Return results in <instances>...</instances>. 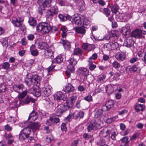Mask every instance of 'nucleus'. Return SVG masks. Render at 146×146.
Here are the masks:
<instances>
[{
	"label": "nucleus",
	"mask_w": 146,
	"mask_h": 146,
	"mask_svg": "<svg viewBox=\"0 0 146 146\" xmlns=\"http://www.w3.org/2000/svg\"><path fill=\"white\" fill-rule=\"evenodd\" d=\"M52 29V26L50 24L46 22L39 23L36 27L38 32L43 34L49 33Z\"/></svg>",
	"instance_id": "f257e3e1"
},
{
	"label": "nucleus",
	"mask_w": 146,
	"mask_h": 146,
	"mask_svg": "<svg viewBox=\"0 0 146 146\" xmlns=\"http://www.w3.org/2000/svg\"><path fill=\"white\" fill-rule=\"evenodd\" d=\"M52 139V137L50 135H48L46 137V140L48 143L50 142Z\"/></svg>",
	"instance_id": "e2e57ef3"
},
{
	"label": "nucleus",
	"mask_w": 146,
	"mask_h": 146,
	"mask_svg": "<svg viewBox=\"0 0 146 146\" xmlns=\"http://www.w3.org/2000/svg\"><path fill=\"white\" fill-rule=\"evenodd\" d=\"M30 51L31 54L33 56H37L38 54V52L34 45H32L30 47Z\"/></svg>",
	"instance_id": "b1692460"
},
{
	"label": "nucleus",
	"mask_w": 146,
	"mask_h": 146,
	"mask_svg": "<svg viewBox=\"0 0 146 146\" xmlns=\"http://www.w3.org/2000/svg\"><path fill=\"white\" fill-rule=\"evenodd\" d=\"M128 69L130 72H140L141 71L140 68L135 64L131 66Z\"/></svg>",
	"instance_id": "bb28decb"
},
{
	"label": "nucleus",
	"mask_w": 146,
	"mask_h": 146,
	"mask_svg": "<svg viewBox=\"0 0 146 146\" xmlns=\"http://www.w3.org/2000/svg\"><path fill=\"white\" fill-rule=\"evenodd\" d=\"M27 94V90H25L24 91H23L22 93L19 94L17 97L19 99L22 100L23 98H24L25 96Z\"/></svg>",
	"instance_id": "49530a36"
},
{
	"label": "nucleus",
	"mask_w": 146,
	"mask_h": 146,
	"mask_svg": "<svg viewBox=\"0 0 146 146\" xmlns=\"http://www.w3.org/2000/svg\"><path fill=\"white\" fill-rule=\"evenodd\" d=\"M131 17L130 13H120L119 15V18L120 21L122 22H125L129 19Z\"/></svg>",
	"instance_id": "1a4fd4ad"
},
{
	"label": "nucleus",
	"mask_w": 146,
	"mask_h": 146,
	"mask_svg": "<svg viewBox=\"0 0 146 146\" xmlns=\"http://www.w3.org/2000/svg\"><path fill=\"white\" fill-rule=\"evenodd\" d=\"M139 135L137 133H134L130 137V140H135L138 137Z\"/></svg>",
	"instance_id": "13d9d810"
},
{
	"label": "nucleus",
	"mask_w": 146,
	"mask_h": 146,
	"mask_svg": "<svg viewBox=\"0 0 146 146\" xmlns=\"http://www.w3.org/2000/svg\"><path fill=\"white\" fill-rule=\"evenodd\" d=\"M63 95V94L61 92H58L54 95V99L57 101H63L64 99L62 97Z\"/></svg>",
	"instance_id": "5701e85b"
},
{
	"label": "nucleus",
	"mask_w": 146,
	"mask_h": 146,
	"mask_svg": "<svg viewBox=\"0 0 146 146\" xmlns=\"http://www.w3.org/2000/svg\"><path fill=\"white\" fill-rule=\"evenodd\" d=\"M44 9L45 8L42 7H41L40 6H39V7H38V11L40 15H42V14Z\"/></svg>",
	"instance_id": "bf43d9fd"
},
{
	"label": "nucleus",
	"mask_w": 146,
	"mask_h": 146,
	"mask_svg": "<svg viewBox=\"0 0 146 146\" xmlns=\"http://www.w3.org/2000/svg\"><path fill=\"white\" fill-rule=\"evenodd\" d=\"M119 46L118 44L116 42H110L106 45L107 49L109 50H115L118 48Z\"/></svg>",
	"instance_id": "9d476101"
},
{
	"label": "nucleus",
	"mask_w": 146,
	"mask_h": 146,
	"mask_svg": "<svg viewBox=\"0 0 146 146\" xmlns=\"http://www.w3.org/2000/svg\"><path fill=\"white\" fill-rule=\"evenodd\" d=\"M60 43L62 44L65 49L68 50H70L71 48V44L69 42L66 40L62 39Z\"/></svg>",
	"instance_id": "6ab92c4d"
},
{
	"label": "nucleus",
	"mask_w": 146,
	"mask_h": 146,
	"mask_svg": "<svg viewBox=\"0 0 146 146\" xmlns=\"http://www.w3.org/2000/svg\"><path fill=\"white\" fill-rule=\"evenodd\" d=\"M105 88L106 92L108 94H111L113 92V87L111 84H108L106 86Z\"/></svg>",
	"instance_id": "4c0bfd02"
},
{
	"label": "nucleus",
	"mask_w": 146,
	"mask_h": 146,
	"mask_svg": "<svg viewBox=\"0 0 146 146\" xmlns=\"http://www.w3.org/2000/svg\"><path fill=\"white\" fill-rule=\"evenodd\" d=\"M38 48L41 49L46 50L48 47L47 44L45 42H40L38 43Z\"/></svg>",
	"instance_id": "2f4dec72"
},
{
	"label": "nucleus",
	"mask_w": 146,
	"mask_h": 146,
	"mask_svg": "<svg viewBox=\"0 0 146 146\" xmlns=\"http://www.w3.org/2000/svg\"><path fill=\"white\" fill-rule=\"evenodd\" d=\"M84 112L82 111H80L78 113L75 112L73 113V118L76 119L78 118H82L84 116Z\"/></svg>",
	"instance_id": "c85d7f7f"
},
{
	"label": "nucleus",
	"mask_w": 146,
	"mask_h": 146,
	"mask_svg": "<svg viewBox=\"0 0 146 146\" xmlns=\"http://www.w3.org/2000/svg\"><path fill=\"white\" fill-rule=\"evenodd\" d=\"M51 1V0H42L41 2L40 0H38L37 3L39 6L45 8L50 6Z\"/></svg>",
	"instance_id": "0eeeda50"
},
{
	"label": "nucleus",
	"mask_w": 146,
	"mask_h": 146,
	"mask_svg": "<svg viewBox=\"0 0 146 146\" xmlns=\"http://www.w3.org/2000/svg\"><path fill=\"white\" fill-rule=\"evenodd\" d=\"M84 19L82 24L84 25H90V21L89 20V18L87 17H86L84 16Z\"/></svg>",
	"instance_id": "09e8293b"
},
{
	"label": "nucleus",
	"mask_w": 146,
	"mask_h": 146,
	"mask_svg": "<svg viewBox=\"0 0 146 146\" xmlns=\"http://www.w3.org/2000/svg\"><path fill=\"white\" fill-rule=\"evenodd\" d=\"M21 131L29 137L31 132V129L28 126V125L27 127L24 128L23 129L21 130Z\"/></svg>",
	"instance_id": "58836bf2"
},
{
	"label": "nucleus",
	"mask_w": 146,
	"mask_h": 146,
	"mask_svg": "<svg viewBox=\"0 0 146 146\" xmlns=\"http://www.w3.org/2000/svg\"><path fill=\"white\" fill-rule=\"evenodd\" d=\"M53 122V118L50 117L49 119L46 120V123L48 125H50L54 124Z\"/></svg>",
	"instance_id": "3c124183"
},
{
	"label": "nucleus",
	"mask_w": 146,
	"mask_h": 146,
	"mask_svg": "<svg viewBox=\"0 0 146 146\" xmlns=\"http://www.w3.org/2000/svg\"><path fill=\"white\" fill-rule=\"evenodd\" d=\"M4 128L5 130L7 131H10L12 129V127L8 124H7L5 125L4 126Z\"/></svg>",
	"instance_id": "69168bd1"
},
{
	"label": "nucleus",
	"mask_w": 146,
	"mask_h": 146,
	"mask_svg": "<svg viewBox=\"0 0 146 146\" xmlns=\"http://www.w3.org/2000/svg\"><path fill=\"white\" fill-rule=\"evenodd\" d=\"M58 13V8L56 5H55L51 7L46 12V16L47 19L51 20L54 16L57 14Z\"/></svg>",
	"instance_id": "f03ea898"
},
{
	"label": "nucleus",
	"mask_w": 146,
	"mask_h": 146,
	"mask_svg": "<svg viewBox=\"0 0 146 146\" xmlns=\"http://www.w3.org/2000/svg\"><path fill=\"white\" fill-rule=\"evenodd\" d=\"M29 137L21 131L20 132L19 134V139L21 141H25V142H28L29 141Z\"/></svg>",
	"instance_id": "f3484780"
},
{
	"label": "nucleus",
	"mask_w": 146,
	"mask_h": 146,
	"mask_svg": "<svg viewBox=\"0 0 146 146\" xmlns=\"http://www.w3.org/2000/svg\"><path fill=\"white\" fill-rule=\"evenodd\" d=\"M33 101L34 100L31 97L27 96L24 100H20V103L21 104L24 105L29 104L31 102H33Z\"/></svg>",
	"instance_id": "4be33fe9"
},
{
	"label": "nucleus",
	"mask_w": 146,
	"mask_h": 146,
	"mask_svg": "<svg viewBox=\"0 0 146 146\" xmlns=\"http://www.w3.org/2000/svg\"><path fill=\"white\" fill-rule=\"evenodd\" d=\"M38 117L37 112L33 111L30 114L28 120H30L31 121H35Z\"/></svg>",
	"instance_id": "412c9836"
},
{
	"label": "nucleus",
	"mask_w": 146,
	"mask_h": 146,
	"mask_svg": "<svg viewBox=\"0 0 146 146\" xmlns=\"http://www.w3.org/2000/svg\"><path fill=\"white\" fill-rule=\"evenodd\" d=\"M74 90V87L70 84H68L66 87V92H73Z\"/></svg>",
	"instance_id": "79ce46f5"
},
{
	"label": "nucleus",
	"mask_w": 146,
	"mask_h": 146,
	"mask_svg": "<svg viewBox=\"0 0 146 146\" xmlns=\"http://www.w3.org/2000/svg\"><path fill=\"white\" fill-rule=\"evenodd\" d=\"M111 76V77L113 76L112 79L113 80L117 81L119 79L118 77L120 76V74L119 72H116L114 73V72H110L109 73Z\"/></svg>",
	"instance_id": "473e14b6"
},
{
	"label": "nucleus",
	"mask_w": 146,
	"mask_h": 146,
	"mask_svg": "<svg viewBox=\"0 0 146 146\" xmlns=\"http://www.w3.org/2000/svg\"><path fill=\"white\" fill-rule=\"evenodd\" d=\"M84 99L88 102H90L92 100V98L90 95H88L85 97L84 98Z\"/></svg>",
	"instance_id": "680f3d73"
},
{
	"label": "nucleus",
	"mask_w": 146,
	"mask_h": 146,
	"mask_svg": "<svg viewBox=\"0 0 146 146\" xmlns=\"http://www.w3.org/2000/svg\"><path fill=\"white\" fill-rule=\"evenodd\" d=\"M83 53L82 50L79 48H75L74 50L73 54L78 55L81 54Z\"/></svg>",
	"instance_id": "c03bdc74"
},
{
	"label": "nucleus",
	"mask_w": 146,
	"mask_h": 146,
	"mask_svg": "<svg viewBox=\"0 0 146 146\" xmlns=\"http://www.w3.org/2000/svg\"><path fill=\"white\" fill-rule=\"evenodd\" d=\"M69 63L67 66L68 70L71 72H73L75 70V65L77 62V60L73 58H70L68 61Z\"/></svg>",
	"instance_id": "39448f33"
},
{
	"label": "nucleus",
	"mask_w": 146,
	"mask_h": 146,
	"mask_svg": "<svg viewBox=\"0 0 146 146\" xmlns=\"http://www.w3.org/2000/svg\"><path fill=\"white\" fill-rule=\"evenodd\" d=\"M6 84L5 83L1 84L0 85V92H4L6 89Z\"/></svg>",
	"instance_id": "8fccbe9b"
},
{
	"label": "nucleus",
	"mask_w": 146,
	"mask_h": 146,
	"mask_svg": "<svg viewBox=\"0 0 146 146\" xmlns=\"http://www.w3.org/2000/svg\"><path fill=\"white\" fill-rule=\"evenodd\" d=\"M92 135L87 133H85L83 135V137L85 139H88L89 138L92 137Z\"/></svg>",
	"instance_id": "0e129e2a"
},
{
	"label": "nucleus",
	"mask_w": 146,
	"mask_h": 146,
	"mask_svg": "<svg viewBox=\"0 0 146 146\" xmlns=\"http://www.w3.org/2000/svg\"><path fill=\"white\" fill-rule=\"evenodd\" d=\"M25 82L26 84L29 86H31V85L35 84L34 81L33 80L32 78L28 79L27 80H26Z\"/></svg>",
	"instance_id": "a18cd8bd"
},
{
	"label": "nucleus",
	"mask_w": 146,
	"mask_h": 146,
	"mask_svg": "<svg viewBox=\"0 0 146 146\" xmlns=\"http://www.w3.org/2000/svg\"><path fill=\"white\" fill-rule=\"evenodd\" d=\"M76 32L79 34L84 35L86 33V30L83 27H77L75 28Z\"/></svg>",
	"instance_id": "72a5a7b5"
},
{
	"label": "nucleus",
	"mask_w": 146,
	"mask_h": 146,
	"mask_svg": "<svg viewBox=\"0 0 146 146\" xmlns=\"http://www.w3.org/2000/svg\"><path fill=\"white\" fill-rule=\"evenodd\" d=\"M112 67L115 69H117L120 67L121 65L119 63L116 61H115L112 63Z\"/></svg>",
	"instance_id": "de8ad7c7"
},
{
	"label": "nucleus",
	"mask_w": 146,
	"mask_h": 146,
	"mask_svg": "<svg viewBox=\"0 0 146 146\" xmlns=\"http://www.w3.org/2000/svg\"><path fill=\"white\" fill-rule=\"evenodd\" d=\"M145 54H146V52H145L143 49H141L138 53V55L139 57H142L145 55Z\"/></svg>",
	"instance_id": "864d4df0"
},
{
	"label": "nucleus",
	"mask_w": 146,
	"mask_h": 146,
	"mask_svg": "<svg viewBox=\"0 0 146 146\" xmlns=\"http://www.w3.org/2000/svg\"><path fill=\"white\" fill-rule=\"evenodd\" d=\"M138 60V58L137 57H133L131 58L129 60L130 63L133 64L137 62Z\"/></svg>",
	"instance_id": "052dcab7"
},
{
	"label": "nucleus",
	"mask_w": 146,
	"mask_h": 146,
	"mask_svg": "<svg viewBox=\"0 0 146 146\" xmlns=\"http://www.w3.org/2000/svg\"><path fill=\"white\" fill-rule=\"evenodd\" d=\"M66 107L63 105H61L60 107L58 108L56 110L55 112V115L57 116H60L63 113L67 110Z\"/></svg>",
	"instance_id": "f8f14e48"
},
{
	"label": "nucleus",
	"mask_w": 146,
	"mask_h": 146,
	"mask_svg": "<svg viewBox=\"0 0 146 146\" xmlns=\"http://www.w3.org/2000/svg\"><path fill=\"white\" fill-rule=\"evenodd\" d=\"M106 78V76L104 74H102L98 76L96 80L97 82L98 83L102 84Z\"/></svg>",
	"instance_id": "f704fd0d"
},
{
	"label": "nucleus",
	"mask_w": 146,
	"mask_h": 146,
	"mask_svg": "<svg viewBox=\"0 0 146 146\" xmlns=\"http://www.w3.org/2000/svg\"><path fill=\"white\" fill-rule=\"evenodd\" d=\"M40 126L39 123L38 122H31L28 125V126L32 129L33 130L38 129Z\"/></svg>",
	"instance_id": "dca6fc26"
},
{
	"label": "nucleus",
	"mask_w": 146,
	"mask_h": 146,
	"mask_svg": "<svg viewBox=\"0 0 146 146\" xmlns=\"http://www.w3.org/2000/svg\"><path fill=\"white\" fill-rule=\"evenodd\" d=\"M13 137L11 133L6 134L5 136V138L7 139H13Z\"/></svg>",
	"instance_id": "338daca9"
},
{
	"label": "nucleus",
	"mask_w": 146,
	"mask_h": 146,
	"mask_svg": "<svg viewBox=\"0 0 146 146\" xmlns=\"http://www.w3.org/2000/svg\"><path fill=\"white\" fill-rule=\"evenodd\" d=\"M61 129L62 131H66L67 128L65 124L63 123L61 125Z\"/></svg>",
	"instance_id": "774afa93"
},
{
	"label": "nucleus",
	"mask_w": 146,
	"mask_h": 146,
	"mask_svg": "<svg viewBox=\"0 0 146 146\" xmlns=\"http://www.w3.org/2000/svg\"><path fill=\"white\" fill-rule=\"evenodd\" d=\"M113 106V102L111 100H109L106 103L105 105L102 106V110L104 111H108L112 108Z\"/></svg>",
	"instance_id": "9b49d317"
},
{
	"label": "nucleus",
	"mask_w": 146,
	"mask_h": 146,
	"mask_svg": "<svg viewBox=\"0 0 146 146\" xmlns=\"http://www.w3.org/2000/svg\"><path fill=\"white\" fill-rule=\"evenodd\" d=\"M100 126L95 121L89 123L87 128L88 131L90 132L92 130H96Z\"/></svg>",
	"instance_id": "6e6552de"
},
{
	"label": "nucleus",
	"mask_w": 146,
	"mask_h": 146,
	"mask_svg": "<svg viewBox=\"0 0 146 146\" xmlns=\"http://www.w3.org/2000/svg\"><path fill=\"white\" fill-rule=\"evenodd\" d=\"M32 78L35 84H36V83H39L41 79V77L37 75H33Z\"/></svg>",
	"instance_id": "e433bc0d"
},
{
	"label": "nucleus",
	"mask_w": 146,
	"mask_h": 146,
	"mask_svg": "<svg viewBox=\"0 0 146 146\" xmlns=\"http://www.w3.org/2000/svg\"><path fill=\"white\" fill-rule=\"evenodd\" d=\"M84 16L81 15H77L72 19V23L76 25H80L82 24L84 19Z\"/></svg>",
	"instance_id": "423d86ee"
},
{
	"label": "nucleus",
	"mask_w": 146,
	"mask_h": 146,
	"mask_svg": "<svg viewBox=\"0 0 146 146\" xmlns=\"http://www.w3.org/2000/svg\"><path fill=\"white\" fill-rule=\"evenodd\" d=\"M110 11L107 8H105L104 9V13L107 17H108L110 15Z\"/></svg>",
	"instance_id": "6e6d98bb"
},
{
	"label": "nucleus",
	"mask_w": 146,
	"mask_h": 146,
	"mask_svg": "<svg viewBox=\"0 0 146 146\" xmlns=\"http://www.w3.org/2000/svg\"><path fill=\"white\" fill-rule=\"evenodd\" d=\"M76 98L77 97L76 95L73 94L68 99L66 102V105H64L65 107H66V110L69 108L73 107L74 103L75 102Z\"/></svg>",
	"instance_id": "7ed1b4c3"
},
{
	"label": "nucleus",
	"mask_w": 146,
	"mask_h": 146,
	"mask_svg": "<svg viewBox=\"0 0 146 146\" xmlns=\"http://www.w3.org/2000/svg\"><path fill=\"white\" fill-rule=\"evenodd\" d=\"M59 18L61 21H65L67 20H70L72 17L69 15H67L65 16H63L62 14H60L58 15Z\"/></svg>",
	"instance_id": "c756f323"
},
{
	"label": "nucleus",
	"mask_w": 146,
	"mask_h": 146,
	"mask_svg": "<svg viewBox=\"0 0 146 146\" xmlns=\"http://www.w3.org/2000/svg\"><path fill=\"white\" fill-rule=\"evenodd\" d=\"M134 42L131 37L127 38L124 42L123 45L127 47H130L133 44Z\"/></svg>",
	"instance_id": "2eb2a0df"
},
{
	"label": "nucleus",
	"mask_w": 146,
	"mask_h": 146,
	"mask_svg": "<svg viewBox=\"0 0 146 146\" xmlns=\"http://www.w3.org/2000/svg\"><path fill=\"white\" fill-rule=\"evenodd\" d=\"M24 86L22 84L19 85H15L13 86L14 90L15 91L18 93H19V90H22Z\"/></svg>",
	"instance_id": "ea45409f"
},
{
	"label": "nucleus",
	"mask_w": 146,
	"mask_h": 146,
	"mask_svg": "<svg viewBox=\"0 0 146 146\" xmlns=\"http://www.w3.org/2000/svg\"><path fill=\"white\" fill-rule=\"evenodd\" d=\"M121 31L123 35H128L130 34L131 30L129 27L127 25H126L122 28Z\"/></svg>",
	"instance_id": "a878e982"
},
{
	"label": "nucleus",
	"mask_w": 146,
	"mask_h": 146,
	"mask_svg": "<svg viewBox=\"0 0 146 146\" xmlns=\"http://www.w3.org/2000/svg\"><path fill=\"white\" fill-rule=\"evenodd\" d=\"M131 36L137 38H140L143 37L142 35L141 30L139 29H137L133 31L131 34Z\"/></svg>",
	"instance_id": "4468645a"
},
{
	"label": "nucleus",
	"mask_w": 146,
	"mask_h": 146,
	"mask_svg": "<svg viewBox=\"0 0 146 146\" xmlns=\"http://www.w3.org/2000/svg\"><path fill=\"white\" fill-rule=\"evenodd\" d=\"M116 59L119 61H122L124 60L125 58V55L123 52H118L116 54Z\"/></svg>",
	"instance_id": "a211bd4d"
},
{
	"label": "nucleus",
	"mask_w": 146,
	"mask_h": 146,
	"mask_svg": "<svg viewBox=\"0 0 146 146\" xmlns=\"http://www.w3.org/2000/svg\"><path fill=\"white\" fill-rule=\"evenodd\" d=\"M63 60V58L61 55H58L56 57L54 58L53 60H52V63H62Z\"/></svg>",
	"instance_id": "cd10ccee"
},
{
	"label": "nucleus",
	"mask_w": 146,
	"mask_h": 146,
	"mask_svg": "<svg viewBox=\"0 0 146 146\" xmlns=\"http://www.w3.org/2000/svg\"><path fill=\"white\" fill-rule=\"evenodd\" d=\"M135 108L137 112L143 111L145 108V106L143 104H138L135 106Z\"/></svg>",
	"instance_id": "c9c22d12"
},
{
	"label": "nucleus",
	"mask_w": 146,
	"mask_h": 146,
	"mask_svg": "<svg viewBox=\"0 0 146 146\" xmlns=\"http://www.w3.org/2000/svg\"><path fill=\"white\" fill-rule=\"evenodd\" d=\"M23 21L24 19L22 18L13 17L12 19L11 22L15 27H19L23 24Z\"/></svg>",
	"instance_id": "20e7f679"
},
{
	"label": "nucleus",
	"mask_w": 146,
	"mask_h": 146,
	"mask_svg": "<svg viewBox=\"0 0 146 146\" xmlns=\"http://www.w3.org/2000/svg\"><path fill=\"white\" fill-rule=\"evenodd\" d=\"M119 32L118 31L116 30L111 31L109 33V35L107 37V40L110 39L114 37H117L119 36Z\"/></svg>",
	"instance_id": "aec40b11"
},
{
	"label": "nucleus",
	"mask_w": 146,
	"mask_h": 146,
	"mask_svg": "<svg viewBox=\"0 0 146 146\" xmlns=\"http://www.w3.org/2000/svg\"><path fill=\"white\" fill-rule=\"evenodd\" d=\"M51 88V87L50 85L45 86L44 87L42 88L43 92L45 96L48 97L52 94Z\"/></svg>",
	"instance_id": "ddd939ff"
},
{
	"label": "nucleus",
	"mask_w": 146,
	"mask_h": 146,
	"mask_svg": "<svg viewBox=\"0 0 146 146\" xmlns=\"http://www.w3.org/2000/svg\"><path fill=\"white\" fill-rule=\"evenodd\" d=\"M28 22L29 25L32 26H35L36 25V20L33 17H31L29 18Z\"/></svg>",
	"instance_id": "a19ab883"
},
{
	"label": "nucleus",
	"mask_w": 146,
	"mask_h": 146,
	"mask_svg": "<svg viewBox=\"0 0 146 146\" xmlns=\"http://www.w3.org/2000/svg\"><path fill=\"white\" fill-rule=\"evenodd\" d=\"M54 52L51 49H48L45 52V57L46 58L52 59L54 58Z\"/></svg>",
	"instance_id": "393cba45"
},
{
	"label": "nucleus",
	"mask_w": 146,
	"mask_h": 146,
	"mask_svg": "<svg viewBox=\"0 0 146 146\" xmlns=\"http://www.w3.org/2000/svg\"><path fill=\"white\" fill-rule=\"evenodd\" d=\"M79 70L80 74L84 76H87L89 74V70L85 68L80 67L79 68Z\"/></svg>",
	"instance_id": "7c9ffc66"
},
{
	"label": "nucleus",
	"mask_w": 146,
	"mask_h": 146,
	"mask_svg": "<svg viewBox=\"0 0 146 146\" xmlns=\"http://www.w3.org/2000/svg\"><path fill=\"white\" fill-rule=\"evenodd\" d=\"M129 138L128 137L126 136L125 137H123L122 138L120 139V141L122 143L125 142L126 143H127L129 142L128 140Z\"/></svg>",
	"instance_id": "4d7b16f0"
},
{
	"label": "nucleus",
	"mask_w": 146,
	"mask_h": 146,
	"mask_svg": "<svg viewBox=\"0 0 146 146\" xmlns=\"http://www.w3.org/2000/svg\"><path fill=\"white\" fill-rule=\"evenodd\" d=\"M9 63L8 62H5L2 64V67L4 69L7 70L9 68Z\"/></svg>",
	"instance_id": "603ef678"
},
{
	"label": "nucleus",
	"mask_w": 146,
	"mask_h": 146,
	"mask_svg": "<svg viewBox=\"0 0 146 146\" xmlns=\"http://www.w3.org/2000/svg\"><path fill=\"white\" fill-rule=\"evenodd\" d=\"M112 12L115 13H116L118 11L119 8V6L116 4H115L111 6Z\"/></svg>",
	"instance_id": "37998d69"
},
{
	"label": "nucleus",
	"mask_w": 146,
	"mask_h": 146,
	"mask_svg": "<svg viewBox=\"0 0 146 146\" xmlns=\"http://www.w3.org/2000/svg\"><path fill=\"white\" fill-rule=\"evenodd\" d=\"M102 112L101 110H98L95 114V118H97L100 116L102 114Z\"/></svg>",
	"instance_id": "5fc2aeb1"
}]
</instances>
